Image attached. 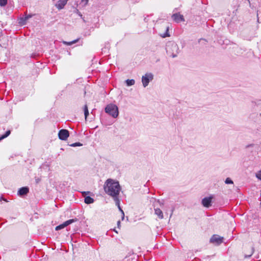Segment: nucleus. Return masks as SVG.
<instances>
[{
  "instance_id": "f8f14e48",
  "label": "nucleus",
  "mask_w": 261,
  "mask_h": 261,
  "mask_svg": "<svg viewBox=\"0 0 261 261\" xmlns=\"http://www.w3.org/2000/svg\"><path fill=\"white\" fill-rule=\"evenodd\" d=\"M94 199L89 196H86L85 197L84 201L86 204H91L94 202Z\"/></svg>"
},
{
  "instance_id": "f3484780",
  "label": "nucleus",
  "mask_w": 261,
  "mask_h": 261,
  "mask_svg": "<svg viewBox=\"0 0 261 261\" xmlns=\"http://www.w3.org/2000/svg\"><path fill=\"white\" fill-rule=\"evenodd\" d=\"M79 39H76V40H74L72 41H70V42H67V41H63V43L64 44H66V45H71L74 43H75L76 42H77Z\"/></svg>"
},
{
  "instance_id": "cd10ccee",
  "label": "nucleus",
  "mask_w": 261,
  "mask_h": 261,
  "mask_svg": "<svg viewBox=\"0 0 261 261\" xmlns=\"http://www.w3.org/2000/svg\"><path fill=\"white\" fill-rule=\"evenodd\" d=\"M89 0H82V3L84 4V6H86L88 3Z\"/></svg>"
},
{
  "instance_id": "bb28decb",
  "label": "nucleus",
  "mask_w": 261,
  "mask_h": 261,
  "mask_svg": "<svg viewBox=\"0 0 261 261\" xmlns=\"http://www.w3.org/2000/svg\"><path fill=\"white\" fill-rule=\"evenodd\" d=\"M32 17V16L31 15H25V17H24V20H28L30 18H31Z\"/></svg>"
},
{
  "instance_id": "9b49d317",
  "label": "nucleus",
  "mask_w": 261,
  "mask_h": 261,
  "mask_svg": "<svg viewBox=\"0 0 261 261\" xmlns=\"http://www.w3.org/2000/svg\"><path fill=\"white\" fill-rule=\"evenodd\" d=\"M154 213L156 215H157L158 216V217L160 219H163V218H164L163 213L160 208H154Z\"/></svg>"
},
{
  "instance_id": "5701e85b",
  "label": "nucleus",
  "mask_w": 261,
  "mask_h": 261,
  "mask_svg": "<svg viewBox=\"0 0 261 261\" xmlns=\"http://www.w3.org/2000/svg\"><path fill=\"white\" fill-rule=\"evenodd\" d=\"M64 227H63V225H62V224L59 225H58L56 227V230H61L63 228H64Z\"/></svg>"
},
{
  "instance_id": "b1692460",
  "label": "nucleus",
  "mask_w": 261,
  "mask_h": 261,
  "mask_svg": "<svg viewBox=\"0 0 261 261\" xmlns=\"http://www.w3.org/2000/svg\"><path fill=\"white\" fill-rule=\"evenodd\" d=\"M35 180L36 184H38L41 180V177H35Z\"/></svg>"
},
{
  "instance_id": "39448f33",
  "label": "nucleus",
  "mask_w": 261,
  "mask_h": 261,
  "mask_svg": "<svg viewBox=\"0 0 261 261\" xmlns=\"http://www.w3.org/2000/svg\"><path fill=\"white\" fill-rule=\"evenodd\" d=\"M223 237L217 234H214L211 238L210 242L215 245L218 246L223 243Z\"/></svg>"
},
{
  "instance_id": "f03ea898",
  "label": "nucleus",
  "mask_w": 261,
  "mask_h": 261,
  "mask_svg": "<svg viewBox=\"0 0 261 261\" xmlns=\"http://www.w3.org/2000/svg\"><path fill=\"white\" fill-rule=\"evenodd\" d=\"M167 54L172 58H175L177 56L179 53V48L177 44L174 42H169L166 45Z\"/></svg>"
},
{
  "instance_id": "9d476101",
  "label": "nucleus",
  "mask_w": 261,
  "mask_h": 261,
  "mask_svg": "<svg viewBox=\"0 0 261 261\" xmlns=\"http://www.w3.org/2000/svg\"><path fill=\"white\" fill-rule=\"evenodd\" d=\"M68 1V0H59L55 6L59 10L62 9L66 5Z\"/></svg>"
},
{
  "instance_id": "f257e3e1",
  "label": "nucleus",
  "mask_w": 261,
  "mask_h": 261,
  "mask_svg": "<svg viewBox=\"0 0 261 261\" xmlns=\"http://www.w3.org/2000/svg\"><path fill=\"white\" fill-rule=\"evenodd\" d=\"M103 189L105 193L112 197L114 201H117L118 204V199L121 187L118 181L109 178L105 182Z\"/></svg>"
},
{
  "instance_id": "423d86ee",
  "label": "nucleus",
  "mask_w": 261,
  "mask_h": 261,
  "mask_svg": "<svg viewBox=\"0 0 261 261\" xmlns=\"http://www.w3.org/2000/svg\"><path fill=\"white\" fill-rule=\"evenodd\" d=\"M69 136V132L67 129H62L58 133L59 138L61 140H66Z\"/></svg>"
},
{
  "instance_id": "7ed1b4c3",
  "label": "nucleus",
  "mask_w": 261,
  "mask_h": 261,
  "mask_svg": "<svg viewBox=\"0 0 261 261\" xmlns=\"http://www.w3.org/2000/svg\"><path fill=\"white\" fill-rule=\"evenodd\" d=\"M105 112L113 118H117L119 114L118 108L117 106L114 104H109L105 108Z\"/></svg>"
},
{
  "instance_id": "4468645a",
  "label": "nucleus",
  "mask_w": 261,
  "mask_h": 261,
  "mask_svg": "<svg viewBox=\"0 0 261 261\" xmlns=\"http://www.w3.org/2000/svg\"><path fill=\"white\" fill-rule=\"evenodd\" d=\"M125 83L127 86H131L135 84V81L133 79H127L125 81Z\"/></svg>"
},
{
  "instance_id": "a878e982",
  "label": "nucleus",
  "mask_w": 261,
  "mask_h": 261,
  "mask_svg": "<svg viewBox=\"0 0 261 261\" xmlns=\"http://www.w3.org/2000/svg\"><path fill=\"white\" fill-rule=\"evenodd\" d=\"M75 12L79 15L80 16V17H82V14H81V13L77 10L76 9L75 11Z\"/></svg>"
},
{
  "instance_id": "2f4dec72",
  "label": "nucleus",
  "mask_w": 261,
  "mask_h": 261,
  "mask_svg": "<svg viewBox=\"0 0 261 261\" xmlns=\"http://www.w3.org/2000/svg\"><path fill=\"white\" fill-rule=\"evenodd\" d=\"M120 221H118L117 222V225H118V226H119L120 225Z\"/></svg>"
},
{
  "instance_id": "aec40b11",
  "label": "nucleus",
  "mask_w": 261,
  "mask_h": 261,
  "mask_svg": "<svg viewBox=\"0 0 261 261\" xmlns=\"http://www.w3.org/2000/svg\"><path fill=\"white\" fill-rule=\"evenodd\" d=\"M8 0H0V6L1 7L5 6L7 4Z\"/></svg>"
},
{
  "instance_id": "c756f323",
  "label": "nucleus",
  "mask_w": 261,
  "mask_h": 261,
  "mask_svg": "<svg viewBox=\"0 0 261 261\" xmlns=\"http://www.w3.org/2000/svg\"><path fill=\"white\" fill-rule=\"evenodd\" d=\"M62 225H63V227H64V228L68 225L66 221L63 223Z\"/></svg>"
},
{
  "instance_id": "412c9836",
  "label": "nucleus",
  "mask_w": 261,
  "mask_h": 261,
  "mask_svg": "<svg viewBox=\"0 0 261 261\" xmlns=\"http://www.w3.org/2000/svg\"><path fill=\"white\" fill-rule=\"evenodd\" d=\"M76 221H77L76 219H69L68 220H67V221H66V222H67V224L69 225L72 224V223L76 222Z\"/></svg>"
},
{
  "instance_id": "0eeeda50",
  "label": "nucleus",
  "mask_w": 261,
  "mask_h": 261,
  "mask_svg": "<svg viewBox=\"0 0 261 261\" xmlns=\"http://www.w3.org/2000/svg\"><path fill=\"white\" fill-rule=\"evenodd\" d=\"M213 198V196H210L209 197H204L202 199L201 204L204 207H209L212 205V199Z\"/></svg>"
},
{
  "instance_id": "20e7f679",
  "label": "nucleus",
  "mask_w": 261,
  "mask_h": 261,
  "mask_svg": "<svg viewBox=\"0 0 261 261\" xmlns=\"http://www.w3.org/2000/svg\"><path fill=\"white\" fill-rule=\"evenodd\" d=\"M153 79V75L151 73H147L142 77V82L144 87H146L149 84L150 81Z\"/></svg>"
},
{
  "instance_id": "dca6fc26",
  "label": "nucleus",
  "mask_w": 261,
  "mask_h": 261,
  "mask_svg": "<svg viewBox=\"0 0 261 261\" xmlns=\"http://www.w3.org/2000/svg\"><path fill=\"white\" fill-rule=\"evenodd\" d=\"M11 133V131L10 130H7L5 134L2 135L1 136H0V141H1L2 140L7 138V137H8L10 134Z\"/></svg>"
},
{
  "instance_id": "4be33fe9",
  "label": "nucleus",
  "mask_w": 261,
  "mask_h": 261,
  "mask_svg": "<svg viewBox=\"0 0 261 261\" xmlns=\"http://www.w3.org/2000/svg\"><path fill=\"white\" fill-rule=\"evenodd\" d=\"M253 252H254V248L252 247L251 248V252L250 254L249 255H245L244 257L245 258H248L252 256V255L253 254Z\"/></svg>"
},
{
  "instance_id": "473e14b6",
  "label": "nucleus",
  "mask_w": 261,
  "mask_h": 261,
  "mask_svg": "<svg viewBox=\"0 0 261 261\" xmlns=\"http://www.w3.org/2000/svg\"><path fill=\"white\" fill-rule=\"evenodd\" d=\"M2 199L3 200H4L5 201L7 202V200L6 199H5V198H2Z\"/></svg>"
},
{
  "instance_id": "7c9ffc66",
  "label": "nucleus",
  "mask_w": 261,
  "mask_h": 261,
  "mask_svg": "<svg viewBox=\"0 0 261 261\" xmlns=\"http://www.w3.org/2000/svg\"><path fill=\"white\" fill-rule=\"evenodd\" d=\"M169 35L167 33H166L163 36V37H166L167 36H169Z\"/></svg>"
},
{
  "instance_id": "6ab92c4d",
  "label": "nucleus",
  "mask_w": 261,
  "mask_h": 261,
  "mask_svg": "<svg viewBox=\"0 0 261 261\" xmlns=\"http://www.w3.org/2000/svg\"><path fill=\"white\" fill-rule=\"evenodd\" d=\"M225 183L226 184H233V182L229 177H227L225 180Z\"/></svg>"
},
{
  "instance_id": "c85d7f7f",
  "label": "nucleus",
  "mask_w": 261,
  "mask_h": 261,
  "mask_svg": "<svg viewBox=\"0 0 261 261\" xmlns=\"http://www.w3.org/2000/svg\"><path fill=\"white\" fill-rule=\"evenodd\" d=\"M256 105L257 106L261 105V99H258L256 102Z\"/></svg>"
},
{
  "instance_id": "393cba45",
  "label": "nucleus",
  "mask_w": 261,
  "mask_h": 261,
  "mask_svg": "<svg viewBox=\"0 0 261 261\" xmlns=\"http://www.w3.org/2000/svg\"><path fill=\"white\" fill-rule=\"evenodd\" d=\"M256 177L260 180H261V170L259 171L258 173L256 174Z\"/></svg>"
},
{
  "instance_id": "6e6552de",
  "label": "nucleus",
  "mask_w": 261,
  "mask_h": 261,
  "mask_svg": "<svg viewBox=\"0 0 261 261\" xmlns=\"http://www.w3.org/2000/svg\"><path fill=\"white\" fill-rule=\"evenodd\" d=\"M29 192V188L27 187H21L19 189L17 195L20 197L26 195Z\"/></svg>"
},
{
  "instance_id": "1a4fd4ad",
  "label": "nucleus",
  "mask_w": 261,
  "mask_h": 261,
  "mask_svg": "<svg viewBox=\"0 0 261 261\" xmlns=\"http://www.w3.org/2000/svg\"><path fill=\"white\" fill-rule=\"evenodd\" d=\"M172 18L176 22H179L180 21H185L183 15H180L179 13L173 14L172 15Z\"/></svg>"
},
{
  "instance_id": "2eb2a0df",
  "label": "nucleus",
  "mask_w": 261,
  "mask_h": 261,
  "mask_svg": "<svg viewBox=\"0 0 261 261\" xmlns=\"http://www.w3.org/2000/svg\"><path fill=\"white\" fill-rule=\"evenodd\" d=\"M84 111L85 118V119L86 120L89 115V111H88V106L87 105H85L84 106Z\"/></svg>"
},
{
  "instance_id": "ddd939ff",
  "label": "nucleus",
  "mask_w": 261,
  "mask_h": 261,
  "mask_svg": "<svg viewBox=\"0 0 261 261\" xmlns=\"http://www.w3.org/2000/svg\"><path fill=\"white\" fill-rule=\"evenodd\" d=\"M115 202L116 205L117 206L118 208H119V210L122 213V220L124 219V213L123 210H122L121 206H120V201L119 198L118 199V204L117 203V201H114Z\"/></svg>"
},
{
  "instance_id": "a211bd4d",
  "label": "nucleus",
  "mask_w": 261,
  "mask_h": 261,
  "mask_svg": "<svg viewBox=\"0 0 261 261\" xmlns=\"http://www.w3.org/2000/svg\"><path fill=\"white\" fill-rule=\"evenodd\" d=\"M71 147H77V146H82L83 144L80 142H75L69 145Z\"/></svg>"
}]
</instances>
